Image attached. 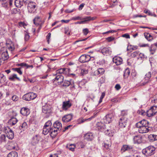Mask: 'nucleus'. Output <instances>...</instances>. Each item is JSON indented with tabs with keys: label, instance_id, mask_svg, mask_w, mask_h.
I'll list each match as a JSON object with an SVG mask.
<instances>
[{
	"label": "nucleus",
	"instance_id": "nucleus-1",
	"mask_svg": "<svg viewBox=\"0 0 157 157\" xmlns=\"http://www.w3.org/2000/svg\"><path fill=\"white\" fill-rule=\"evenodd\" d=\"M149 123L145 120L141 121L136 124V127L138 128V131L140 133H147L150 130Z\"/></svg>",
	"mask_w": 157,
	"mask_h": 157
},
{
	"label": "nucleus",
	"instance_id": "nucleus-2",
	"mask_svg": "<svg viewBox=\"0 0 157 157\" xmlns=\"http://www.w3.org/2000/svg\"><path fill=\"white\" fill-rule=\"evenodd\" d=\"M127 113L124 111H122L121 117L119 121V125L121 128H125L127 124Z\"/></svg>",
	"mask_w": 157,
	"mask_h": 157
},
{
	"label": "nucleus",
	"instance_id": "nucleus-3",
	"mask_svg": "<svg viewBox=\"0 0 157 157\" xmlns=\"http://www.w3.org/2000/svg\"><path fill=\"white\" fill-rule=\"evenodd\" d=\"M155 148L152 146H150L142 150V153L146 156H151L155 152Z\"/></svg>",
	"mask_w": 157,
	"mask_h": 157
},
{
	"label": "nucleus",
	"instance_id": "nucleus-4",
	"mask_svg": "<svg viewBox=\"0 0 157 157\" xmlns=\"http://www.w3.org/2000/svg\"><path fill=\"white\" fill-rule=\"evenodd\" d=\"M27 8L29 13H33L36 12L37 9V7L35 2H31L28 4Z\"/></svg>",
	"mask_w": 157,
	"mask_h": 157
},
{
	"label": "nucleus",
	"instance_id": "nucleus-5",
	"mask_svg": "<svg viewBox=\"0 0 157 157\" xmlns=\"http://www.w3.org/2000/svg\"><path fill=\"white\" fill-rule=\"evenodd\" d=\"M36 94L33 92L27 93L24 95L22 98L26 101H29L34 99L36 97Z\"/></svg>",
	"mask_w": 157,
	"mask_h": 157
},
{
	"label": "nucleus",
	"instance_id": "nucleus-6",
	"mask_svg": "<svg viewBox=\"0 0 157 157\" xmlns=\"http://www.w3.org/2000/svg\"><path fill=\"white\" fill-rule=\"evenodd\" d=\"M157 113V106H154L151 107V108L146 112V115L149 117L153 116Z\"/></svg>",
	"mask_w": 157,
	"mask_h": 157
},
{
	"label": "nucleus",
	"instance_id": "nucleus-7",
	"mask_svg": "<svg viewBox=\"0 0 157 157\" xmlns=\"http://www.w3.org/2000/svg\"><path fill=\"white\" fill-rule=\"evenodd\" d=\"M5 133L6 134L7 137L10 139H12L14 137L13 131L9 128L6 127L4 128Z\"/></svg>",
	"mask_w": 157,
	"mask_h": 157
},
{
	"label": "nucleus",
	"instance_id": "nucleus-8",
	"mask_svg": "<svg viewBox=\"0 0 157 157\" xmlns=\"http://www.w3.org/2000/svg\"><path fill=\"white\" fill-rule=\"evenodd\" d=\"M114 119V114L113 113L109 114L104 118V122L106 124H108L110 123Z\"/></svg>",
	"mask_w": 157,
	"mask_h": 157
},
{
	"label": "nucleus",
	"instance_id": "nucleus-9",
	"mask_svg": "<svg viewBox=\"0 0 157 157\" xmlns=\"http://www.w3.org/2000/svg\"><path fill=\"white\" fill-rule=\"evenodd\" d=\"M91 58L88 55H83L81 56L79 59V61L82 63L87 62L90 60ZM92 60L94 59L93 57H92Z\"/></svg>",
	"mask_w": 157,
	"mask_h": 157
},
{
	"label": "nucleus",
	"instance_id": "nucleus-10",
	"mask_svg": "<svg viewBox=\"0 0 157 157\" xmlns=\"http://www.w3.org/2000/svg\"><path fill=\"white\" fill-rule=\"evenodd\" d=\"M63 86L66 88L69 86L71 88L75 87L74 83L71 80L70 81L65 80L62 85Z\"/></svg>",
	"mask_w": 157,
	"mask_h": 157
},
{
	"label": "nucleus",
	"instance_id": "nucleus-11",
	"mask_svg": "<svg viewBox=\"0 0 157 157\" xmlns=\"http://www.w3.org/2000/svg\"><path fill=\"white\" fill-rule=\"evenodd\" d=\"M72 103L69 100L65 101L63 102L62 108L64 110H67L72 106Z\"/></svg>",
	"mask_w": 157,
	"mask_h": 157
},
{
	"label": "nucleus",
	"instance_id": "nucleus-12",
	"mask_svg": "<svg viewBox=\"0 0 157 157\" xmlns=\"http://www.w3.org/2000/svg\"><path fill=\"white\" fill-rule=\"evenodd\" d=\"M73 115L71 113L66 115L62 118V121L65 123H67L71 121L73 119Z\"/></svg>",
	"mask_w": 157,
	"mask_h": 157
},
{
	"label": "nucleus",
	"instance_id": "nucleus-13",
	"mask_svg": "<svg viewBox=\"0 0 157 157\" xmlns=\"http://www.w3.org/2000/svg\"><path fill=\"white\" fill-rule=\"evenodd\" d=\"M56 77L54 80L55 81H57L59 84H61L63 81L64 77L62 75H58L57 74L54 75Z\"/></svg>",
	"mask_w": 157,
	"mask_h": 157
},
{
	"label": "nucleus",
	"instance_id": "nucleus-14",
	"mask_svg": "<svg viewBox=\"0 0 157 157\" xmlns=\"http://www.w3.org/2000/svg\"><path fill=\"white\" fill-rule=\"evenodd\" d=\"M9 58V55L7 50L1 51V53L0 56L1 59H2L3 61H5L7 60Z\"/></svg>",
	"mask_w": 157,
	"mask_h": 157
},
{
	"label": "nucleus",
	"instance_id": "nucleus-15",
	"mask_svg": "<svg viewBox=\"0 0 157 157\" xmlns=\"http://www.w3.org/2000/svg\"><path fill=\"white\" fill-rule=\"evenodd\" d=\"M8 149L10 150H17L18 149V147L17 146V144L13 142H10L7 147Z\"/></svg>",
	"mask_w": 157,
	"mask_h": 157
},
{
	"label": "nucleus",
	"instance_id": "nucleus-16",
	"mask_svg": "<svg viewBox=\"0 0 157 157\" xmlns=\"http://www.w3.org/2000/svg\"><path fill=\"white\" fill-rule=\"evenodd\" d=\"M42 111L43 113L45 114H49L51 112L50 106L46 105L42 106Z\"/></svg>",
	"mask_w": 157,
	"mask_h": 157
},
{
	"label": "nucleus",
	"instance_id": "nucleus-17",
	"mask_svg": "<svg viewBox=\"0 0 157 157\" xmlns=\"http://www.w3.org/2000/svg\"><path fill=\"white\" fill-rule=\"evenodd\" d=\"M101 52L104 55L108 56L111 54L112 51L110 48H104L101 49Z\"/></svg>",
	"mask_w": 157,
	"mask_h": 157
},
{
	"label": "nucleus",
	"instance_id": "nucleus-18",
	"mask_svg": "<svg viewBox=\"0 0 157 157\" xmlns=\"http://www.w3.org/2000/svg\"><path fill=\"white\" fill-rule=\"evenodd\" d=\"M69 69L68 68H60L56 70V73L58 75H62L64 74L66 75L68 72Z\"/></svg>",
	"mask_w": 157,
	"mask_h": 157
},
{
	"label": "nucleus",
	"instance_id": "nucleus-19",
	"mask_svg": "<svg viewBox=\"0 0 157 157\" xmlns=\"http://www.w3.org/2000/svg\"><path fill=\"white\" fill-rule=\"evenodd\" d=\"M33 23L36 25H43L44 22V21H42L40 17H36L33 19Z\"/></svg>",
	"mask_w": 157,
	"mask_h": 157
},
{
	"label": "nucleus",
	"instance_id": "nucleus-20",
	"mask_svg": "<svg viewBox=\"0 0 157 157\" xmlns=\"http://www.w3.org/2000/svg\"><path fill=\"white\" fill-rule=\"evenodd\" d=\"M133 147L132 146L130 145H123L121 148V151L123 152L126 151H133Z\"/></svg>",
	"mask_w": 157,
	"mask_h": 157
},
{
	"label": "nucleus",
	"instance_id": "nucleus-21",
	"mask_svg": "<svg viewBox=\"0 0 157 157\" xmlns=\"http://www.w3.org/2000/svg\"><path fill=\"white\" fill-rule=\"evenodd\" d=\"M109 124H104L101 122H98L96 124L97 127L98 129L99 130H105V127H107L108 126Z\"/></svg>",
	"mask_w": 157,
	"mask_h": 157
},
{
	"label": "nucleus",
	"instance_id": "nucleus-22",
	"mask_svg": "<svg viewBox=\"0 0 157 157\" xmlns=\"http://www.w3.org/2000/svg\"><path fill=\"white\" fill-rule=\"evenodd\" d=\"M113 61L117 65H119L122 63V59L120 57L115 56L113 59Z\"/></svg>",
	"mask_w": 157,
	"mask_h": 157
},
{
	"label": "nucleus",
	"instance_id": "nucleus-23",
	"mask_svg": "<svg viewBox=\"0 0 157 157\" xmlns=\"http://www.w3.org/2000/svg\"><path fill=\"white\" fill-rule=\"evenodd\" d=\"M20 113L23 116H26L29 114L30 111L28 108L23 107L21 109Z\"/></svg>",
	"mask_w": 157,
	"mask_h": 157
},
{
	"label": "nucleus",
	"instance_id": "nucleus-24",
	"mask_svg": "<svg viewBox=\"0 0 157 157\" xmlns=\"http://www.w3.org/2000/svg\"><path fill=\"white\" fill-rule=\"evenodd\" d=\"M50 134L51 136L52 137H55L58 133V130L52 126L50 128Z\"/></svg>",
	"mask_w": 157,
	"mask_h": 157
},
{
	"label": "nucleus",
	"instance_id": "nucleus-25",
	"mask_svg": "<svg viewBox=\"0 0 157 157\" xmlns=\"http://www.w3.org/2000/svg\"><path fill=\"white\" fill-rule=\"evenodd\" d=\"M53 127L58 130V131L61 130L62 128V124L58 121H56L54 123Z\"/></svg>",
	"mask_w": 157,
	"mask_h": 157
},
{
	"label": "nucleus",
	"instance_id": "nucleus-26",
	"mask_svg": "<svg viewBox=\"0 0 157 157\" xmlns=\"http://www.w3.org/2000/svg\"><path fill=\"white\" fill-rule=\"evenodd\" d=\"M84 137V139L87 141H91L94 138L93 134L90 132L85 134Z\"/></svg>",
	"mask_w": 157,
	"mask_h": 157
},
{
	"label": "nucleus",
	"instance_id": "nucleus-27",
	"mask_svg": "<svg viewBox=\"0 0 157 157\" xmlns=\"http://www.w3.org/2000/svg\"><path fill=\"white\" fill-rule=\"evenodd\" d=\"M111 129L110 127L108 125L107 127H105V129L104 130L105 134L109 136H113V133L111 132Z\"/></svg>",
	"mask_w": 157,
	"mask_h": 157
},
{
	"label": "nucleus",
	"instance_id": "nucleus-28",
	"mask_svg": "<svg viewBox=\"0 0 157 157\" xmlns=\"http://www.w3.org/2000/svg\"><path fill=\"white\" fill-rule=\"evenodd\" d=\"M40 140V136L38 135H36L32 138V142L34 144H37Z\"/></svg>",
	"mask_w": 157,
	"mask_h": 157
},
{
	"label": "nucleus",
	"instance_id": "nucleus-29",
	"mask_svg": "<svg viewBox=\"0 0 157 157\" xmlns=\"http://www.w3.org/2000/svg\"><path fill=\"white\" fill-rule=\"evenodd\" d=\"M134 144H139L142 142V137L139 136H136L133 139Z\"/></svg>",
	"mask_w": 157,
	"mask_h": 157
},
{
	"label": "nucleus",
	"instance_id": "nucleus-30",
	"mask_svg": "<svg viewBox=\"0 0 157 157\" xmlns=\"http://www.w3.org/2000/svg\"><path fill=\"white\" fill-rule=\"evenodd\" d=\"M23 0H15L14 4L16 7H21L23 4Z\"/></svg>",
	"mask_w": 157,
	"mask_h": 157
},
{
	"label": "nucleus",
	"instance_id": "nucleus-31",
	"mask_svg": "<svg viewBox=\"0 0 157 157\" xmlns=\"http://www.w3.org/2000/svg\"><path fill=\"white\" fill-rule=\"evenodd\" d=\"M17 121L18 120L16 118L13 117L9 120L8 122L10 125L13 126L16 124Z\"/></svg>",
	"mask_w": 157,
	"mask_h": 157
},
{
	"label": "nucleus",
	"instance_id": "nucleus-32",
	"mask_svg": "<svg viewBox=\"0 0 157 157\" xmlns=\"http://www.w3.org/2000/svg\"><path fill=\"white\" fill-rule=\"evenodd\" d=\"M151 72H148L145 75L144 79L145 81L144 82L145 84L147 83L149 81V79L151 77Z\"/></svg>",
	"mask_w": 157,
	"mask_h": 157
},
{
	"label": "nucleus",
	"instance_id": "nucleus-33",
	"mask_svg": "<svg viewBox=\"0 0 157 157\" xmlns=\"http://www.w3.org/2000/svg\"><path fill=\"white\" fill-rule=\"evenodd\" d=\"M156 46H155V44H154L151 45L149 48V50L150 53L153 55L155 52L156 49Z\"/></svg>",
	"mask_w": 157,
	"mask_h": 157
},
{
	"label": "nucleus",
	"instance_id": "nucleus-34",
	"mask_svg": "<svg viewBox=\"0 0 157 157\" xmlns=\"http://www.w3.org/2000/svg\"><path fill=\"white\" fill-rule=\"evenodd\" d=\"M104 70L102 68H99L96 70L94 72L95 75H98L99 74L102 75L104 72Z\"/></svg>",
	"mask_w": 157,
	"mask_h": 157
},
{
	"label": "nucleus",
	"instance_id": "nucleus-35",
	"mask_svg": "<svg viewBox=\"0 0 157 157\" xmlns=\"http://www.w3.org/2000/svg\"><path fill=\"white\" fill-rule=\"evenodd\" d=\"M9 80L12 81H14L15 80V79H17L19 81H20V78L18 77L17 75L15 74H13L12 75L10 76L9 77Z\"/></svg>",
	"mask_w": 157,
	"mask_h": 157
},
{
	"label": "nucleus",
	"instance_id": "nucleus-36",
	"mask_svg": "<svg viewBox=\"0 0 157 157\" xmlns=\"http://www.w3.org/2000/svg\"><path fill=\"white\" fill-rule=\"evenodd\" d=\"M96 17H91L90 16H87L84 17L82 18V20H84L83 21H84V22L85 23L86 22L89 21H93L94 20L96 19Z\"/></svg>",
	"mask_w": 157,
	"mask_h": 157
},
{
	"label": "nucleus",
	"instance_id": "nucleus-37",
	"mask_svg": "<svg viewBox=\"0 0 157 157\" xmlns=\"http://www.w3.org/2000/svg\"><path fill=\"white\" fill-rule=\"evenodd\" d=\"M149 140L151 142L157 140V135L153 134H151L148 136Z\"/></svg>",
	"mask_w": 157,
	"mask_h": 157
},
{
	"label": "nucleus",
	"instance_id": "nucleus-38",
	"mask_svg": "<svg viewBox=\"0 0 157 157\" xmlns=\"http://www.w3.org/2000/svg\"><path fill=\"white\" fill-rule=\"evenodd\" d=\"M18 154L17 152L15 151H12L9 153L7 157H17Z\"/></svg>",
	"mask_w": 157,
	"mask_h": 157
},
{
	"label": "nucleus",
	"instance_id": "nucleus-39",
	"mask_svg": "<svg viewBox=\"0 0 157 157\" xmlns=\"http://www.w3.org/2000/svg\"><path fill=\"white\" fill-rule=\"evenodd\" d=\"M138 46L136 45H130L128 46L127 48V51H131L132 50H136L138 49Z\"/></svg>",
	"mask_w": 157,
	"mask_h": 157
},
{
	"label": "nucleus",
	"instance_id": "nucleus-40",
	"mask_svg": "<svg viewBox=\"0 0 157 157\" xmlns=\"http://www.w3.org/2000/svg\"><path fill=\"white\" fill-rule=\"evenodd\" d=\"M6 81V76L2 74H0V83H4Z\"/></svg>",
	"mask_w": 157,
	"mask_h": 157
},
{
	"label": "nucleus",
	"instance_id": "nucleus-41",
	"mask_svg": "<svg viewBox=\"0 0 157 157\" xmlns=\"http://www.w3.org/2000/svg\"><path fill=\"white\" fill-rule=\"evenodd\" d=\"M130 73V71L128 68H127L125 70L124 74V78H127L128 76L129 75Z\"/></svg>",
	"mask_w": 157,
	"mask_h": 157
},
{
	"label": "nucleus",
	"instance_id": "nucleus-42",
	"mask_svg": "<svg viewBox=\"0 0 157 157\" xmlns=\"http://www.w3.org/2000/svg\"><path fill=\"white\" fill-rule=\"evenodd\" d=\"M50 128L44 127L43 129V133L44 135L47 134L49 132L50 133Z\"/></svg>",
	"mask_w": 157,
	"mask_h": 157
},
{
	"label": "nucleus",
	"instance_id": "nucleus-43",
	"mask_svg": "<svg viewBox=\"0 0 157 157\" xmlns=\"http://www.w3.org/2000/svg\"><path fill=\"white\" fill-rule=\"evenodd\" d=\"M75 147V145L74 144H67V148L72 151H74Z\"/></svg>",
	"mask_w": 157,
	"mask_h": 157
},
{
	"label": "nucleus",
	"instance_id": "nucleus-44",
	"mask_svg": "<svg viewBox=\"0 0 157 157\" xmlns=\"http://www.w3.org/2000/svg\"><path fill=\"white\" fill-rule=\"evenodd\" d=\"M144 36L146 39L150 41L152 39V36L149 33H144Z\"/></svg>",
	"mask_w": 157,
	"mask_h": 157
},
{
	"label": "nucleus",
	"instance_id": "nucleus-45",
	"mask_svg": "<svg viewBox=\"0 0 157 157\" xmlns=\"http://www.w3.org/2000/svg\"><path fill=\"white\" fill-rule=\"evenodd\" d=\"M21 67L19 68H12V70L15 71L17 72L20 75H21L22 74V71H21Z\"/></svg>",
	"mask_w": 157,
	"mask_h": 157
},
{
	"label": "nucleus",
	"instance_id": "nucleus-46",
	"mask_svg": "<svg viewBox=\"0 0 157 157\" xmlns=\"http://www.w3.org/2000/svg\"><path fill=\"white\" fill-rule=\"evenodd\" d=\"M28 127V125L25 122H24L23 123L21 126V129H22V130L24 131L25 129H26Z\"/></svg>",
	"mask_w": 157,
	"mask_h": 157
},
{
	"label": "nucleus",
	"instance_id": "nucleus-47",
	"mask_svg": "<svg viewBox=\"0 0 157 157\" xmlns=\"http://www.w3.org/2000/svg\"><path fill=\"white\" fill-rule=\"evenodd\" d=\"M20 11V10L17 8H16L12 9L11 10L12 14H17Z\"/></svg>",
	"mask_w": 157,
	"mask_h": 157
},
{
	"label": "nucleus",
	"instance_id": "nucleus-48",
	"mask_svg": "<svg viewBox=\"0 0 157 157\" xmlns=\"http://www.w3.org/2000/svg\"><path fill=\"white\" fill-rule=\"evenodd\" d=\"M52 125V122L50 121H48L47 122H46L44 126V127L46 128H51L50 127Z\"/></svg>",
	"mask_w": 157,
	"mask_h": 157
},
{
	"label": "nucleus",
	"instance_id": "nucleus-49",
	"mask_svg": "<svg viewBox=\"0 0 157 157\" xmlns=\"http://www.w3.org/2000/svg\"><path fill=\"white\" fill-rule=\"evenodd\" d=\"M137 113L139 114L142 115L144 116L146 115V112L144 110L142 109L139 110L138 111Z\"/></svg>",
	"mask_w": 157,
	"mask_h": 157
},
{
	"label": "nucleus",
	"instance_id": "nucleus-50",
	"mask_svg": "<svg viewBox=\"0 0 157 157\" xmlns=\"http://www.w3.org/2000/svg\"><path fill=\"white\" fill-rule=\"evenodd\" d=\"M80 73L82 75L86 74L88 73V71L85 69H81V70Z\"/></svg>",
	"mask_w": 157,
	"mask_h": 157
},
{
	"label": "nucleus",
	"instance_id": "nucleus-51",
	"mask_svg": "<svg viewBox=\"0 0 157 157\" xmlns=\"http://www.w3.org/2000/svg\"><path fill=\"white\" fill-rule=\"evenodd\" d=\"M151 100L152 103L157 102V94L154 95L153 98H151Z\"/></svg>",
	"mask_w": 157,
	"mask_h": 157
},
{
	"label": "nucleus",
	"instance_id": "nucleus-52",
	"mask_svg": "<svg viewBox=\"0 0 157 157\" xmlns=\"http://www.w3.org/2000/svg\"><path fill=\"white\" fill-rule=\"evenodd\" d=\"M95 117L94 116H94H92L91 117H90L89 118H88L86 119H82L81 120V121L80 122V123H83V122H84L85 121H86V120H87V121H90V120H91L92 119H93V118H94Z\"/></svg>",
	"mask_w": 157,
	"mask_h": 157
},
{
	"label": "nucleus",
	"instance_id": "nucleus-53",
	"mask_svg": "<svg viewBox=\"0 0 157 157\" xmlns=\"http://www.w3.org/2000/svg\"><path fill=\"white\" fill-rule=\"evenodd\" d=\"M105 95V93L104 92L102 93L100 97V100L99 101V103H100L102 101V99L104 97Z\"/></svg>",
	"mask_w": 157,
	"mask_h": 157
},
{
	"label": "nucleus",
	"instance_id": "nucleus-54",
	"mask_svg": "<svg viewBox=\"0 0 157 157\" xmlns=\"http://www.w3.org/2000/svg\"><path fill=\"white\" fill-rule=\"evenodd\" d=\"M144 12L146 14H148V15L149 16H152L153 15V13L147 10H144Z\"/></svg>",
	"mask_w": 157,
	"mask_h": 157
},
{
	"label": "nucleus",
	"instance_id": "nucleus-55",
	"mask_svg": "<svg viewBox=\"0 0 157 157\" xmlns=\"http://www.w3.org/2000/svg\"><path fill=\"white\" fill-rule=\"evenodd\" d=\"M27 64L25 63H22L16 64L17 66H21L22 67H26Z\"/></svg>",
	"mask_w": 157,
	"mask_h": 157
},
{
	"label": "nucleus",
	"instance_id": "nucleus-56",
	"mask_svg": "<svg viewBox=\"0 0 157 157\" xmlns=\"http://www.w3.org/2000/svg\"><path fill=\"white\" fill-rule=\"evenodd\" d=\"M29 38V36L28 33L26 32L25 34V41H27L28 40Z\"/></svg>",
	"mask_w": 157,
	"mask_h": 157
},
{
	"label": "nucleus",
	"instance_id": "nucleus-57",
	"mask_svg": "<svg viewBox=\"0 0 157 157\" xmlns=\"http://www.w3.org/2000/svg\"><path fill=\"white\" fill-rule=\"evenodd\" d=\"M115 39L114 37L112 36L106 38V40L109 42H110L113 40Z\"/></svg>",
	"mask_w": 157,
	"mask_h": 157
},
{
	"label": "nucleus",
	"instance_id": "nucleus-58",
	"mask_svg": "<svg viewBox=\"0 0 157 157\" xmlns=\"http://www.w3.org/2000/svg\"><path fill=\"white\" fill-rule=\"evenodd\" d=\"M18 97L16 95H14L12 97V99L13 101H15L18 100Z\"/></svg>",
	"mask_w": 157,
	"mask_h": 157
},
{
	"label": "nucleus",
	"instance_id": "nucleus-59",
	"mask_svg": "<svg viewBox=\"0 0 157 157\" xmlns=\"http://www.w3.org/2000/svg\"><path fill=\"white\" fill-rule=\"evenodd\" d=\"M82 31L83 33L85 35H86L89 32L88 29L87 28L83 29Z\"/></svg>",
	"mask_w": 157,
	"mask_h": 157
},
{
	"label": "nucleus",
	"instance_id": "nucleus-60",
	"mask_svg": "<svg viewBox=\"0 0 157 157\" xmlns=\"http://www.w3.org/2000/svg\"><path fill=\"white\" fill-rule=\"evenodd\" d=\"M138 53L139 52L136 51L134 52L131 54V56L132 57H135L138 55Z\"/></svg>",
	"mask_w": 157,
	"mask_h": 157
},
{
	"label": "nucleus",
	"instance_id": "nucleus-61",
	"mask_svg": "<svg viewBox=\"0 0 157 157\" xmlns=\"http://www.w3.org/2000/svg\"><path fill=\"white\" fill-rule=\"evenodd\" d=\"M110 146V145L109 144H107L106 143H104V147L108 151L109 150V147Z\"/></svg>",
	"mask_w": 157,
	"mask_h": 157
},
{
	"label": "nucleus",
	"instance_id": "nucleus-62",
	"mask_svg": "<svg viewBox=\"0 0 157 157\" xmlns=\"http://www.w3.org/2000/svg\"><path fill=\"white\" fill-rule=\"evenodd\" d=\"M72 19L74 20H82V18L79 16H77L73 17Z\"/></svg>",
	"mask_w": 157,
	"mask_h": 157
},
{
	"label": "nucleus",
	"instance_id": "nucleus-63",
	"mask_svg": "<svg viewBox=\"0 0 157 157\" xmlns=\"http://www.w3.org/2000/svg\"><path fill=\"white\" fill-rule=\"evenodd\" d=\"M65 33L68 35H70V32L69 31V29L68 28H65Z\"/></svg>",
	"mask_w": 157,
	"mask_h": 157
},
{
	"label": "nucleus",
	"instance_id": "nucleus-64",
	"mask_svg": "<svg viewBox=\"0 0 157 157\" xmlns=\"http://www.w3.org/2000/svg\"><path fill=\"white\" fill-rule=\"evenodd\" d=\"M139 57L141 59H144L146 57V56L143 53H140L139 54Z\"/></svg>",
	"mask_w": 157,
	"mask_h": 157
}]
</instances>
